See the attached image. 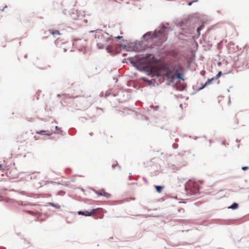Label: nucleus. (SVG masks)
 Instances as JSON below:
<instances>
[{
	"label": "nucleus",
	"mask_w": 249,
	"mask_h": 249,
	"mask_svg": "<svg viewBox=\"0 0 249 249\" xmlns=\"http://www.w3.org/2000/svg\"><path fill=\"white\" fill-rule=\"evenodd\" d=\"M49 32L54 37H56L57 36L61 35L60 32L58 30H55L53 29L49 30Z\"/></svg>",
	"instance_id": "1a4fd4ad"
},
{
	"label": "nucleus",
	"mask_w": 249,
	"mask_h": 249,
	"mask_svg": "<svg viewBox=\"0 0 249 249\" xmlns=\"http://www.w3.org/2000/svg\"><path fill=\"white\" fill-rule=\"evenodd\" d=\"M55 129H59V128H58V127L57 126H55Z\"/></svg>",
	"instance_id": "6ab92c4d"
},
{
	"label": "nucleus",
	"mask_w": 249,
	"mask_h": 249,
	"mask_svg": "<svg viewBox=\"0 0 249 249\" xmlns=\"http://www.w3.org/2000/svg\"><path fill=\"white\" fill-rule=\"evenodd\" d=\"M197 1V0H195L192 1H191V2H189L188 3V5H189V6H190V5H191L192 4V3H193V2H196V1Z\"/></svg>",
	"instance_id": "dca6fc26"
},
{
	"label": "nucleus",
	"mask_w": 249,
	"mask_h": 249,
	"mask_svg": "<svg viewBox=\"0 0 249 249\" xmlns=\"http://www.w3.org/2000/svg\"><path fill=\"white\" fill-rule=\"evenodd\" d=\"M2 168V165L1 164H0V170H1Z\"/></svg>",
	"instance_id": "a211bd4d"
},
{
	"label": "nucleus",
	"mask_w": 249,
	"mask_h": 249,
	"mask_svg": "<svg viewBox=\"0 0 249 249\" xmlns=\"http://www.w3.org/2000/svg\"><path fill=\"white\" fill-rule=\"evenodd\" d=\"M165 28H163L158 32L156 31L154 33L150 32H147L143 36V37L147 40L149 39H153L154 38H159L160 41L162 42L165 41L167 38V33L165 32Z\"/></svg>",
	"instance_id": "f257e3e1"
},
{
	"label": "nucleus",
	"mask_w": 249,
	"mask_h": 249,
	"mask_svg": "<svg viewBox=\"0 0 249 249\" xmlns=\"http://www.w3.org/2000/svg\"><path fill=\"white\" fill-rule=\"evenodd\" d=\"M36 133L37 134H40V135H47L48 136H50L52 134V132H49L48 131H45V130L37 131H36Z\"/></svg>",
	"instance_id": "9d476101"
},
{
	"label": "nucleus",
	"mask_w": 249,
	"mask_h": 249,
	"mask_svg": "<svg viewBox=\"0 0 249 249\" xmlns=\"http://www.w3.org/2000/svg\"><path fill=\"white\" fill-rule=\"evenodd\" d=\"M186 189L189 190L192 194H197L199 190V184L196 181L190 180L186 185Z\"/></svg>",
	"instance_id": "7ed1b4c3"
},
{
	"label": "nucleus",
	"mask_w": 249,
	"mask_h": 249,
	"mask_svg": "<svg viewBox=\"0 0 249 249\" xmlns=\"http://www.w3.org/2000/svg\"><path fill=\"white\" fill-rule=\"evenodd\" d=\"M55 45L57 47L59 48V52H66L67 51V48L66 47V43L62 42V40L57 38L55 41Z\"/></svg>",
	"instance_id": "39448f33"
},
{
	"label": "nucleus",
	"mask_w": 249,
	"mask_h": 249,
	"mask_svg": "<svg viewBox=\"0 0 249 249\" xmlns=\"http://www.w3.org/2000/svg\"><path fill=\"white\" fill-rule=\"evenodd\" d=\"M203 25H201L200 26H199V27L197 28V34H198V36H199L200 33V30H201L203 28Z\"/></svg>",
	"instance_id": "4468645a"
},
{
	"label": "nucleus",
	"mask_w": 249,
	"mask_h": 249,
	"mask_svg": "<svg viewBox=\"0 0 249 249\" xmlns=\"http://www.w3.org/2000/svg\"><path fill=\"white\" fill-rule=\"evenodd\" d=\"M249 168L248 167H247V166H243V167H242V169L243 170H246L248 169Z\"/></svg>",
	"instance_id": "f3484780"
},
{
	"label": "nucleus",
	"mask_w": 249,
	"mask_h": 249,
	"mask_svg": "<svg viewBox=\"0 0 249 249\" xmlns=\"http://www.w3.org/2000/svg\"><path fill=\"white\" fill-rule=\"evenodd\" d=\"M25 137H24V135L18 136V142H23L28 141L30 140L29 138V134L27 132H26L25 133Z\"/></svg>",
	"instance_id": "423d86ee"
},
{
	"label": "nucleus",
	"mask_w": 249,
	"mask_h": 249,
	"mask_svg": "<svg viewBox=\"0 0 249 249\" xmlns=\"http://www.w3.org/2000/svg\"><path fill=\"white\" fill-rule=\"evenodd\" d=\"M238 208V204L236 203H233L231 206L229 207V209H236Z\"/></svg>",
	"instance_id": "f8f14e48"
},
{
	"label": "nucleus",
	"mask_w": 249,
	"mask_h": 249,
	"mask_svg": "<svg viewBox=\"0 0 249 249\" xmlns=\"http://www.w3.org/2000/svg\"><path fill=\"white\" fill-rule=\"evenodd\" d=\"M97 212L96 214H95L96 217L95 218H103L104 216V214L102 213V212H100V209L97 208V209H92L90 212L89 211H78V214L79 215H83L85 216H91L92 214Z\"/></svg>",
	"instance_id": "20e7f679"
},
{
	"label": "nucleus",
	"mask_w": 249,
	"mask_h": 249,
	"mask_svg": "<svg viewBox=\"0 0 249 249\" xmlns=\"http://www.w3.org/2000/svg\"><path fill=\"white\" fill-rule=\"evenodd\" d=\"M108 48H109V46L107 47V50H108Z\"/></svg>",
	"instance_id": "412c9836"
},
{
	"label": "nucleus",
	"mask_w": 249,
	"mask_h": 249,
	"mask_svg": "<svg viewBox=\"0 0 249 249\" xmlns=\"http://www.w3.org/2000/svg\"><path fill=\"white\" fill-rule=\"evenodd\" d=\"M109 38H107V39H104L103 40H100L97 44V46L98 49H103L104 47L107 44V42L109 40Z\"/></svg>",
	"instance_id": "0eeeda50"
},
{
	"label": "nucleus",
	"mask_w": 249,
	"mask_h": 249,
	"mask_svg": "<svg viewBox=\"0 0 249 249\" xmlns=\"http://www.w3.org/2000/svg\"><path fill=\"white\" fill-rule=\"evenodd\" d=\"M100 194V195L102 196L103 194H102V193H101Z\"/></svg>",
	"instance_id": "4be33fe9"
},
{
	"label": "nucleus",
	"mask_w": 249,
	"mask_h": 249,
	"mask_svg": "<svg viewBox=\"0 0 249 249\" xmlns=\"http://www.w3.org/2000/svg\"><path fill=\"white\" fill-rule=\"evenodd\" d=\"M178 65H171L165 66L163 69L164 71V76L167 81L170 82H173L176 78V72H177Z\"/></svg>",
	"instance_id": "f03ea898"
},
{
	"label": "nucleus",
	"mask_w": 249,
	"mask_h": 249,
	"mask_svg": "<svg viewBox=\"0 0 249 249\" xmlns=\"http://www.w3.org/2000/svg\"><path fill=\"white\" fill-rule=\"evenodd\" d=\"M214 80V78H212L211 79H209L205 83V84L202 86L201 89H203L205 86L210 84L212 83V81Z\"/></svg>",
	"instance_id": "9b49d317"
},
{
	"label": "nucleus",
	"mask_w": 249,
	"mask_h": 249,
	"mask_svg": "<svg viewBox=\"0 0 249 249\" xmlns=\"http://www.w3.org/2000/svg\"><path fill=\"white\" fill-rule=\"evenodd\" d=\"M116 38L119 39L120 38H122V37L121 36H117V37H116Z\"/></svg>",
	"instance_id": "aec40b11"
},
{
	"label": "nucleus",
	"mask_w": 249,
	"mask_h": 249,
	"mask_svg": "<svg viewBox=\"0 0 249 249\" xmlns=\"http://www.w3.org/2000/svg\"><path fill=\"white\" fill-rule=\"evenodd\" d=\"M163 186H155V188L157 192L159 193H160L162 191V189L163 188Z\"/></svg>",
	"instance_id": "ddd939ff"
},
{
	"label": "nucleus",
	"mask_w": 249,
	"mask_h": 249,
	"mask_svg": "<svg viewBox=\"0 0 249 249\" xmlns=\"http://www.w3.org/2000/svg\"><path fill=\"white\" fill-rule=\"evenodd\" d=\"M182 71L181 66L178 65L177 72H176V77L178 79L183 80L182 78V74L180 72Z\"/></svg>",
	"instance_id": "6e6552de"
},
{
	"label": "nucleus",
	"mask_w": 249,
	"mask_h": 249,
	"mask_svg": "<svg viewBox=\"0 0 249 249\" xmlns=\"http://www.w3.org/2000/svg\"><path fill=\"white\" fill-rule=\"evenodd\" d=\"M221 75V71H219L215 76V79H218L219 78L220 76Z\"/></svg>",
	"instance_id": "2eb2a0df"
}]
</instances>
